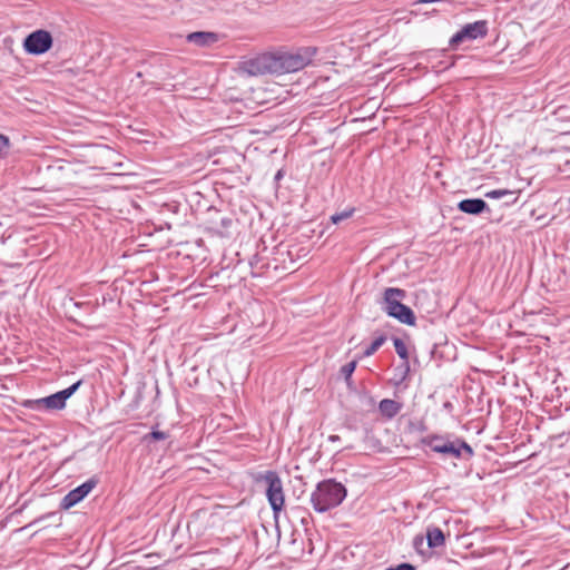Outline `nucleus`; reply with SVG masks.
<instances>
[{"instance_id":"6","label":"nucleus","mask_w":570,"mask_h":570,"mask_svg":"<svg viewBox=\"0 0 570 570\" xmlns=\"http://www.w3.org/2000/svg\"><path fill=\"white\" fill-rule=\"evenodd\" d=\"M52 36L49 31L39 29L29 33L23 40V49L27 53L40 56L52 47Z\"/></svg>"},{"instance_id":"12","label":"nucleus","mask_w":570,"mask_h":570,"mask_svg":"<svg viewBox=\"0 0 570 570\" xmlns=\"http://www.w3.org/2000/svg\"><path fill=\"white\" fill-rule=\"evenodd\" d=\"M393 344L395 347V352L403 360V364L400 366V368L402 370L401 381H403L405 380L406 375L410 372L409 352L405 343L401 338L395 337L393 340Z\"/></svg>"},{"instance_id":"2","label":"nucleus","mask_w":570,"mask_h":570,"mask_svg":"<svg viewBox=\"0 0 570 570\" xmlns=\"http://www.w3.org/2000/svg\"><path fill=\"white\" fill-rule=\"evenodd\" d=\"M346 495L347 490L341 482L327 479L317 483L311 494V503L316 512L324 513L338 507Z\"/></svg>"},{"instance_id":"7","label":"nucleus","mask_w":570,"mask_h":570,"mask_svg":"<svg viewBox=\"0 0 570 570\" xmlns=\"http://www.w3.org/2000/svg\"><path fill=\"white\" fill-rule=\"evenodd\" d=\"M439 449L441 450L440 454L444 458L468 460L471 459L474 454L471 445L460 438L450 440L446 444H443L442 448Z\"/></svg>"},{"instance_id":"24","label":"nucleus","mask_w":570,"mask_h":570,"mask_svg":"<svg viewBox=\"0 0 570 570\" xmlns=\"http://www.w3.org/2000/svg\"><path fill=\"white\" fill-rule=\"evenodd\" d=\"M149 436L154 440H166L168 438V433L158 430H153Z\"/></svg>"},{"instance_id":"26","label":"nucleus","mask_w":570,"mask_h":570,"mask_svg":"<svg viewBox=\"0 0 570 570\" xmlns=\"http://www.w3.org/2000/svg\"><path fill=\"white\" fill-rule=\"evenodd\" d=\"M285 175V171L284 169H279L276 174H275V177H274V180L276 183H278Z\"/></svg>"},{"instance_id":"17","label":"nucleus","mask_w":570,"mask_h":570,"mask_svg":"<svg viewBox=\"0 0 570 570\" xmlns=\"http://www.w3.org/2000/svg\"><path fill=\"white\" fill-rule=\"evenodd\" d=\"M449 441L450 439L444 435L433 434L423 438L422 444L430 448L431 451L440 454L441 450L439 448H442V445L446 444Z\"/></svg>"},{"instance_id":"18","label":"nucleus","mask_w":570,"mask_h":570,"mask_svg":"<svg viewBox=\"0 0 570 570\" xmlns=\"http://www.w3.org/2000/svg\"><path fill=\"white\" fill-rule=\"evenodd\" d=\"M413 548L424 560L430 559L433 554L431 548H428V542L424 535L417 534L413 538Z\"/></svg>"},{"instance_id":"9","label":"nucleus","mask_w":570,"mask_h":570,"mask_svg":"<svg viewBox=\"0 0 570 570\" xmlns=\"http://www.w3.org/2000/svg\"><path fill=\"white\" fill-rule=\"evenodd\" d=\"M458 209L469 215H480L490 212V207L482 198H466L458 204Z\"/></svg>"},{"instance_id":"3","label":"nucleus","mask_w":570,"mask_h":570,"mask_svg":"<svg viewBox=\"0 0 570 570\" xmlns=\"http://www.w3.org/2000/svg\"><path fill=\"white\" fill-rule=\"evenodd\" d=\"M250 475L257 487L264 488L271 509L274 515H277L283 510L285 503L281 476L274 470L254 472Z\"/></svg>"},{"instance_id":"1","label":"nucleus","mask_w":570,"mask_h":570,"mask_svg":"<svg viewBox=\"0 0 570 570\" xmlns=\"http://www.w3.org/2000/svg\"><path fill=\"white\" fill-rule=\"evenodd\" d=\"M316 53V47H303L294 52L262 56L248 62V72L252 75L296 72L308 66Z\"/></svg>"},{"instance_id":"16","label":"nucleus","mask_w":570,"mask_h":570,"mask_svg":"<svg viewBox=\"0 0 570 570\" xmlns=\"http://www.w3.org/2000/svg\"><path fill=\"white\" fill-rule=\"evenodd\" d=\"M233 224V219L230 217H222L218 224H213L206 228V230L215 236L219 237H228V229Z\"/></svg>"},{"instance_id":"20","label":"nucleus","mask_w":570,"mask_h":570,"mask_svg":"<svg viewBox=\"0 0 570 570\" xmlns=\"http://www.w3.org/2000/svg\"><path fill=\"white\" fill-rule=\"evenodd\" d=\"M357 365V361H351L343 365L340 370L341 375L344 377L347 385L352 382V374L354 373Z\"/></svg>"},{"instance_id":"22","label":"nucleus","mask_w":570,"mask_h":570,"mask_svg":"<svg viewBox=\"0 0 570 570\" xmlns=\"http://www.w3.org/2000/svg\"><path fill=\"white\" fill-rule=\"evenodd\" d=\"M9 149V138L0 134V158L7 154Z\"/></svg>"},{"instance_id":"10","label":"nucleus","mask_w":570,"mask_h":570,"mask_svg":"<svg viewBox=\"0 0 570 570\" xmlns=\"http://www.w3.org/2000/svg\"><path fill=\"white\" fill-rule=\"evenodd\" d=\"M218 40V33L209 31H196L187 36V41L198 47H210Z\"/></svg>"},{"instance_id":"15","label":"nucleus","mask_w":570,"mask_h":570,"mask_svg":"<svg viewBox=\"0 0 570 570\" xmlns=\"http://www.w3.org/2000/svg\"><path fill=\"white\" fill-rule=\"evenodd\" d=\"M401 409L402 404L391 399H384L379 403L381 414L387 419L396 416Z\"/></svg>"},{"instance_id":"8","label":"nucleus","mask_w":570,"mask_h":570,"mask_svg":"<svg viewBox=\"0 0 570 570\" xmlns=\"http://www.w3.org/2000/svg\"><path fill=\"white\" fill-rule=\"evenodd\" d=\"M97 485V480L94 478L87 480L82 484L78 485L73 490L69 491L63 499L61 500L60 507L61 509L68 510L80 501H82Z\"/></svg>"},{"instance_id":"13","label":"nucleus","mask_w":570,"mask_h":570,"mask_svg":"<svg viewBox=\"0 0 570 570\" xmlns=\"http://www.w3.org/2000/svg\"><path fill=\"white\" fill-rule=\"evenodd\" d=\"M425 539L428 548H431V550L445 546V535L438 527H428Z\"/></svg>"},{"instance_id":"19","label":"nucleus","mask_w":570,"mask_h":570,"mask_svg":"<svg viewBox=\"0 0 570 570\" xmlns=\"http://www.w3.org/2000/svg\"><path fill=\"white\" fill-rule=\"evenodd\" d=\"M386 341V336L381 334L377 337L374 338V341L371 343L370 346H367L364 352L363 356L368 357L373 355Z\"/></svg>"},{"instance_id":"21","label":"nucleus","mask_w":570,"mask_h":570,"mask_svg":"<svg viewBox=\"0 0 570 570\" xmlns=\"http://www.w3.org/2000/svg\"><path fill=\"white\" fill-rule=\"evenodd\" d=\"M354 209H346V210H343L342 213H336L334 215L331 216V220L334 223V224H337L344 219H347L348 217L352 216Z\"/></svg>"},{"instance_id":"4","label":"nucleus","mask_w":570,"mask_h":570,"mask_svg":"<svg viewBox=\"0 0 570 570\" xmlns=\"http://www.w3.org/2000/svg\"><path fill=\"white\" fill-rule=\"evenodd\" d=\"M406 297V292L397 287H387L383 293L382 309L391 317L406 325L415 324L413 311L404 305L402 301Z\"/></svg>"},{"instance_id":"23","label":"nucleus","mask_w":570,"mask_h":570,"mask_svg":"<svg viewBox=\"0 0 570 570\" xmlns=\"http://www.w3.org/2000/svg\"><path fill=\"white\" fill-rule=\"evenodd\" d=\"M385 570H415V567L411 563L403 562L395 567L386 568Z\"/></svg>"},{"instance_id":"25","label":"nucleus","mask_w":570,"mask_h":570,"mask_svg":"<svg viewBox=\"0 0 570 570\" xmlns=\"http://www.w3.org/2000/svg\"><path fill=\"white\" fill-rule=\"evenodd\" d=\"M463 40H465V37L464 35H462V30L458 31L450 40V43L451 45H458L460 42H462Z\"/></svg>"},{"instance_id":"14","label":"nucleus","mask_w":570,"mask_h":570,"mask_svg":"<svg viewBox=\"0 0 570 570\" xmlns=\"http://www.w3.org/2000/svg\"><path fill=\"white\" fill-rule=\"evenodd\" d=\"M520 191L517 190H510V189H493L488 193H485L487 198L491 199H501L504 197H509V200H504L505 206L514 205L519 198Z\"/></svg>"},{"instance_id":"11","label":"nucleus","mask_w":570,"mask_h":570,"mask_svg":"<svg viewBox=\"0 0 570 570\" xmlns=\"http://www.w3.org/2000/svg\"><path fill=\"white\" fill-rule=\"evenodd\" d=\"M461 30L465 39L474 40L484 37L488 32V27L485 21L480 20L465 24Z\"/></svg>"},{"instance_id":"5","label":"nucleus","mask_w":570,"mask_h":570,"mask_svg":"<svg viewBox=\"0 0 570 570\" xmlns=\"http://www.w3.org/2000/svg\"><path fill=\"white\" fill-rule=\"evenodd\" d=\"M82 384V381L79 380L69 387L61 390L57 393L48 395L46 397L36 399V400H27L24 402V406L33 410V411H59L66 407V402L69 397H71L77 390Z\"/></svg>"},{"instance_id":"27","label":"nucleus","mask_w":570,"mask_h":570,"mask_svg":"<svg viewBox=\"0 0 570 570\" xmlns=\"http://www.w3.org/2000/svg\"><path fill=\"white\" fill-rule=\"evenodd\" d=\"M338 440H340L338 435H331L330 436V441H332V442H335V441H338Z\"/></svg>"}]
</instances>
